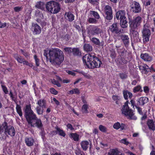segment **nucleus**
Listing matches in <instances>:
<instances>
[{
    "instance_id": "obj_33",
    "label": "nucleus",
    "mask_w": 155,
    "mask_h": 155,
    "mask_svg": "<svg viewBox=\"0 0 155 155\" xmlns=\"http://www.w3.org/2000/svg\"><path fill=\"white\" fill-rule=\"evenodd\" d=\"M15 58L17 60V61L20 63H23L25 60L22 58L21 56H19L17 54H15L14 55Z\"/></svg>"
},
{
    "instance_id": "obj_1",
    "label": "nucleus",
    "mask_w": 155,
    "mask_h": 155,
    "mask_svg": "<svg viewBox=\"0 0 155 155\" xmlns=\"http://www.w3.org/2000/svg\"><path fill=\"white\" fill-rule=\"evenodd\" d=\"M82 59L84 64L89 68H99L102 64L100 59L93 53L85 54L83 56Z\"/></svg>"
},
{
    "instance_id": "obj_42",
    "label": "nucleus",
    "mask_w": 155,
    "mask_h": 155,
    "mask_svg": "<svg viewBox=\"0 0 155 155\" xmlns=\"http://www.w3.org/2000/svg\"><path fill=\"white\" fill-rule=\"evenodd\" d=\"M88 21L90 23H97V20L95 18H90L88 19Z\"/></svg>"
},
{
    "instance_id": "obj_7",
    "label": "nucleus",
    "mask_w": 155,
    "mask_h": 155,
    "mask_svg": "<svg viewBox=\"0 0 155 155\" xmlns=\"http://www.w3.org/2000/svg\"><path fill=\"white\" fill-rule=\"evenodd\" d=\"M149 25L148 24L146 23L145 24L142 31V37L144 43L147 42L149 41L150 36L151 32L150 29H149Z\"/></svg>"
},
{
    "instance_id": "obj_29",
    "label": "nucleus",
    "mask_w": 155,
    "mask_h": 155,
    "mask_svg": "<svg viewBox=\"0 0 155 155\" xmlns=\"http://www.w3.org/2000/svg\"><path fill=\"white\" fill-rule=\"evenodd\" d=\"M37 104L40 107H42V109L45 108L46 106V101L44 99L39 100L37 102Z\"/></svg>"
},
{
    "instance_id": "obj_56",
    "label": "nucleus",
    "mask_w": 155,
    "mask_h": 155,
    "mask_svg": "<svg viewBox=\"0 0 155 155\" xmlns=\"http://www.w3.org/2000/svg\"><path fill=\"white\" fill-rule=\"evenodd\" d=\"M7 24L6 23H2L0 22V28H4L6 26Z\"/></svg>"
},
{
    "instance_id": "obj_52",
    "label": "nucleus",
    "mask_w": 155,
    "mask_h": 155,
    "mask_svg": "<svg viewBox=\"0 0 155 155\" xmlns=\"http://www.w3.org/2000/svg\"><path fill=\"white\" fill-rule=\"evenodd\" d=\"M120 142L126 145H127L129 143V142L127 141L126 139H124L121 140L120 141Z\"/></svg>"
},
{
    "instance_id": "obj_49",
    "label": "nucleus",
    "mask_w": 155,
    "mask_h": 155,
    "mask_svg": "<svg viewBox=\"0 0 155 155\" xmlns=\"http://www.w3.org/2000/svg\"><path fill=\"white\" fill-rule=\"evenodd\" d=\"M50 92L54 95H56L58 93V92L56 91L54 88H51L50 89Z\"/></svg>"
},
{
    "instance_id": "obj_53",
    "label": "nucleus",
    "mask_w": 155,
    "mask_h": 155,
    "mask_svg": "<svg viewBox=\"0 0 155 155\" xmlns=\"http://www.w3.org/2000/svg\"><path fill=\"white\" fill-rule=\"evenodd\" d=\"M135 106L136 107L139 113L140 114L143 115V113L142 111L141 108L140 107L137 106V105H135Z\"/></svg>"
},
{
    "instance_id": "obj_30",
    "label": "nucleus",
    "mask_w": 155,
    "mask_h": 155,
    "mask_svg": "<svg viewBox=\"0 0 155 155\" xmlns=\"http://www.w3.org/2000/svg\"><path fill=\"white\" fill-rule=\"evenodd\" d=\"M70 137L72 138L75 141H78L79 140V135L77 133H71Z\"/></svg>"
},
{
    "instance_id": "obj_60",
    "label": "nucleus",
    "mask_w": 155,
    "mask_h": 155,
    "mask_svg": "<svg viewBox=\"0 0 155 155\" xmlns=\"http://www.w3.org/2000/svg\"><path fill=\"white\" fill-rule=\"evenodd\" d=\"M44 55L45 56L46 58L47 59L48 58V51L47 50H44Z\"/></svg>"
},
{
    "instance_id": "obj_58",
    "label": "nucleus",
    "mask_w": 155,
    "mask_h": 155,
    "mask_svg": "<svg viewBox=\"0 0 155 155\" xmlns=\"http://www.w3.org/2000/svg\"><path fill=\"white\" fill-rule=\"evenodd\" d=\"M67 127L68 128L70 129L71 130L74 129V128L72 127V126L70 124H67Z\"/></svg>"
},
{
    "instance_id": "obj_48",
    "label": "nucleus",
    "mask_w": 155,
    "mask_h": 155,
    "mask_svg": "<svg viewBox=\"0 0 155 155\" xmlns=\"http://www.w3.org/2000/svg\"><path fill=\"white\" fill-rule=\"evenodd\" d=\"M113 127L114 128L116 129H118L120 127V123L117 122L115 124L113 125Z\"/></svg>"
},
{
    "instance_id": "obj_31",
    "label": "nucleus",
    "mask_w": 155,
    "mask_h": 155,
    "mask_svg": "<svg viewBox=\"0 0 155 155\" xmlns=\"http://www.w3.org/2000/svg\"><path fill=\"white\" fill-rule=\"evenodd\" d=\"M108 155H124L123 153L118 151V150H113L111 152L108 153Z\"/></svg>"
},
{
    "instance_id": "obj_57",
    "label": "nucleus",
    "mask_w": 155,
    "mask_h": 155,
    "mask_svg": "<svg viewBox=\"0 0 155 155\" xmlns=\"http://www.w3.org/2000/svg\"><path fill=\"white\" fill-rule=\"evenodd\" d=\"M143 91L146 93H147L149 92V88L147 86H145L143 87Z\"/></svg>"
},
{
    "instance_id": "obj_25",
    "label": "nucleus",
    "mask_w": 155,
    "mask_h": 155,
    "mask_svg": "<svg viewBox=\"0 0 155 155\" xmlns=\"http://www.w3.org/2000/svg\"><path fill=\"white\" fill-rule=\"evenodd\" d=\"M65 16H66L67 19L70 21H72L74 19V16L71 12H66Z\"/></svg>"
},
{
    "instance_id": "obj_18",
    "label": "nucleus",
    "mask_w": 155,
    "mask_h": 155,
    "mask_svg": "<svg viewBox=\"0 0 155 155\" xmlns=\"http://www.w3.org/2000/svg\"><path fill=\"white\" fill-rule=\"evenodd\" d=\"M126 13L124 11L120 10L116 13V17L117 19H121L125 17Z\"/></svg>"
},
{
    "instance_id": "obj_15",
    "label": "nucleus",
    "mask_w": 155,
    "mask_h": 155,
    "mask_svg": "<svg viewBox=\"0 0 155 155\" xmlns=\"http://www.w3.org/2000/svg\"><path fill=\"white\" fill-rule=\"evenodd\" d=\"M141 58L145 61L151 62L152 60V58L147 53L141 54Z\"/></svg>"
},
{
    "instance_id": "obj_46",
    "label": "nucleus",
    "mask_w": 155,
    "mask_h": 155,
    "mask_svg": "<svg viewBox=\"0 0 155 155\" xmlns=\"http://www.w3.org/2000/svg\"><path fill=\"white\" fill-rule=\"evenodd\" d=\"M127 52V50L125 49H124L123 51H121L120 54L121 57L125 58L126 56Z\"/></svg>"
},
{
    "instance_id": "obj_38",
    "label": "nucleus",
    "mask_w": 155,
    "mask_h": 155,
    "mask_svg": "<svg viewBox=\"0 0 155 155\" xmlns=\"http://www.w3.org/2000/svg\"><path fill=\"white\" fill-rule=\"evenodd\" d=\"M91 14H92L95 18L99 19L100 18V16L97 12L94 11H91Z\"/></svg>"
},
{
    "instance_id": "obj_14",
    "label": "nucleus",
    "mask_w": 155,
    "mask_h": 155,
    "mask_svg": "<svg viewBox=\"0 0 155 155\" xmlns=\"http://www.w3.org/2000/svg\"><path fill=\"white\" fill-rule=\"evenodd\" d=\"M118 36L120 37L125 46L128 47L129 43V38L128 36L126 35H122L121 34H120Z\"/></svg>"
},
{
    "instance_id": "obj_62",
    "label": "nucleus",
    "mask_w": 155,
    "mask_h": 155,
    "mask_svg": "<svg viewBox=\"0 0 155 155\" xmlns=\"http://www.w3.org/2000/svg\"><path fill=\"white\" fill-rule=\"evenodd\" d=\"M125 125L123 124L122 123L121 124H120V128L121 130H123L125 129Z\"/></svg>"
},
{
    "instance_id": "obj_41",
    "label": "nucleus",
    "mask_w": 155,
    "mask_h": 155,
    "mask_svg": "<svg viewBox=\"0 0 155 155\" xmlns=\"http://www.w3.org/2000/svg\"><path fill=\"white\" fill-rule=\"evenodd\" d=\"M44 109H42V110H41V108L40 107H37L36 108V110L37 111V113L38 114H42L43 113V110Z\"/></svg>"
},
{
    "instance_id": "obj_10",
    "label": "nucleus",
    "mask_w": 155,
    "mask_h": 155,
    "mask_svg": "<svg viewBox=\"0 0 155 155\" xmlns=\"http://www.w3.org/2000/svg\"><path fill=\"white\" fill-rule=\"evenodd\" d=\"M119 23L117 22L114 23L110 27V31L112 33H114L118 35L123 33V30L119 29L118 26Z\"/></svg>"
},
{
    "instance_id": "obj_55",
    "label": "nucleus",
    "mask_w": 155,
    "mask_h": 155,
    "mask_svg": "<svg viewBox=\"0 0 155 155\" xmlns=\"http://www.w3.org/2000/svg\"><path fill=\"white\" fill-rule=\"evenodd\" d=\"M14 9L15 12H18L21 10V8L19 7H15L14 8Z\"/></svg>"
},
{
    "instance_id": "obj_11",
    "label": "nucleus",
    "mask_w": 155,
    "mask_h": 155,
    "mask_svg": "<svg viewBox=\"0 0 155 155\" xmlns=\"http://www.w3.org/2000/svg\"><path fill=\"white\" fill-rule=\"evenodd\" d=\"M104 11L106 15L105 18L107 20L112 19L113 17V15L111 7L109 5H106L104 8Z\"/></svg>"
},
{
    "instance_id": "obj_63",
    "label": "nucleus",
    "mask_w": 155,
    "mask_h": 155,
    "mask_svg": "<svg viewBox=\"0 0 155 155\" xmlns=\"http://www.w3.org/2000/svg\"><path fill=\"white\" fill-rule=\"evenodd\" d=\"M99 0H88V1L91 4H94V2H98Z\"/></svg>"
},
{
    "instance_id": "obj_40",
    "label": "nucleus",
    "mask_w": 155,
    "mask_h": 155,
    "mask_svg": "<svg viewBox=\"0 0 155 155\" xmlns=\"http://www.w3.org/2000/svg\"><path fill=\"white\" fill-rule=\"evenodd\" d=\"M99 129L100 131L103 132H106L107 131V128L105 126L102 125H99Z\"/></svg>"
},
{
    "instance_id": "obj_50",
    "label": "nucleus",
    "mask_w": 155,
    "mask_h": 155,
    "mask_svg": "<svg viewBox=\"0 0 155 155\" xmlns=\"http://www.w3.org/2000/svg\"><path fill=\"white\" fill-rule=\"evenodd\" d=\"M128 91L127 90H124L123 91V95L124 97L125 98V99L127 100L128 99Z\"/></svg>"
},
{
    "instance_id": "obj_64",
    "label": "nucleus",
    "mask_w": 155,
    "mask_h": 155,
    "mask_svg": "<svg viewBox=\"0 0 155 155\" xmlns=\"http://www.w3.org/2000/svg\"><path fill=\"white\" fill-rule=\"evenodd\" d=\"M67 73L68 74H71L73 76H74L75 75V74L74 72L71 71H68Z\"/></svg>"
},
{
    "instance_id": "obj_17",
    "label": "nucleus",
    "mask_w": 155,
    "mask_h": 155,
    "mask_svg": "<svg viewBox=\"0 0 155 155\" xmlns=\"http://www.w3.org/2000/svg\"><path fill=\"white\" fill-rule=\"evenodd\" d=\"M32 26L34 27V30L33 31V33H35V34L37 35L41 33V28L37 24L32 23Z\"/></svg>"
},
{
    "instance_id": "obj_4",
    "label": "nucleus",
    "mask_w": 155,
    "mask_h": 155,
    "mask_svg": "<svg viewBox=\"0 0 155 155\" xmlns=\"http://www.w3.org/2000/svg\"><path fill=\"white\" fill-rule=\"evenodd\" d=\"M45 7L47 11L54 14L58 13L61 9L59 3L53 1L47 2Z\"/></svg>"
},
{
    "instance_id": "obj_27",
    "label": "nucleus",
    "mask_w": 155,
    "mask_h": 155,
    "mask_svg": "<svg viewBox=\"0 0 155 155\" xmlns=\"http://www.w3.org/2000/svg\"><path fill=\"white\" fill-rule=\"evenodd\" d=\"M45 5H46L44 4V2L40 1L37 2L35 5V7L39 9H41L43 10H45Z\"/></svg>"
},
{
    "instance_id": "obj_61",
    "label": "nucleus",
    "mask_w": 155,
    "mask_h": 155,
    "mask_svg": "<svg viewBox=\"0 0 155 155\" xmlns=\"http://www.w3.org/2000/svg\"><path fill=\"white\" fill-rule=\"evenodd\" d=\"M76 72H79V73L82 74L83 75L84 77H87L88 75H87V74L84 72L83 71H81L80 72H78L77 71H76Z\"/></svg>"
},
{
    "instance_id": "obj_13",
    "label": "nucleus",
    "mask_w": 155,
    "mask_h": 155,
    "mask_svg": "<svg viewBox=\"0 0 155 155\" xmlns=\"http://www.w3.org/2000/svg\"><path fill=\"white\" fill-rule=\"evenodd\" d=\"M32 123H29L32 127H36L38 128H41L43 127V124L40 119H38L36 117L35 120H34L31 121Z\"/></svg>"
},
{
    "instance_id": "obj_6",
    "label": "nucleus",
    "mask_w": 155,
    "mask_h": 155,
    "mask_svg": "<svg viewBox=\"0 0 155 155\" xmlns=\"http://www.w3.org/2000/svg\"><path fill=\"white\" fill-rule=\"evenodd\" d=\"M128 101H127L123 105L121 109L122 113L125 116L128 117V119L136 120L137 117L134 116L133 110L130 109L128 106Z\"/></svg>"
},
{
    "instance_id": "obj_43",
    "label": "nucleus",
    "mask_w": 155,
    "mask_h": 155,
    "mask_svg": "<svg viewBox=\"0 0 155 155\" xmlns=\"http://www.w3.org/2000/svg\"><path fill=\"white\" fill-rule=\"evenodd\" d=\"M40 129L41 130L40 134L42 138L43 139V140H44L45 138V132L44 131V128H43L42 127Z\"/></svg>"
},
{
    "instance_id": "obj_21",
    "label": "nucleus",
    "mask_w": 155,
    "mask_h": 155,
    "mask_svg": "<svg viewBox=\"0 0 155 155\" xmlns=\"http://www.w3.org/2000/svg\"><path fill=\"white\" fill-rule=\"evenodd\" d=\"M146 65H140L139 66V69L141 71V72L143 74H147L149 72V71L150 70L149 68H147Z\"/></svg>"
},
{
    "instance_id": "obj_23",
    "label": "nucleus",
    "mask_w": 155,
    "mask_h": 155,
    "mask_svg": "<svg viewBox=\"0 0 155 155\" xmlns=\"http://www.w3.org/2000/svg\"><path fill=\"white\" fill-rule=\"evenodd\" d=\"M147 124L150 130L153 131L155 130V125L152 120H148L147 121Z\"/></svg>"
},
{
    "instance_id": "obj_20",
    "label": "nucleus",
    "mask_w": 155,
    "mask_h": 155,
    "mask_svg": "<svg viewBox=\"0 0 155 155\" xmlns=\"http://www.w3.org/2000/svg\"><path fill=\"white\" fill-rule=\"evenodd\" d=\"M127 19L126 17L120 19V25L123 28H126L127 27Z\"/></svg>"
},
{
    "instance_id": "obj_12",
    "label": "nucleus",
    "mask_w": 155,
    "mask_h": 155,
    "mask_svg": "<svg viewBox=\"0 0 155 155\" xmlns=\"http://www.w3.org/2000/svg\"><path fill=\"white\" fill-rule=\"evenodd\" d=\"M88 32L93 35H98L102 32V30L97 26H93L88 30Z\"/></svg>"
},
{
    "instance_id": "obj_35",
    "label": "nucleus",
    "mask_w": 155,
    "mask_h": 155,
    "mask_svg": "<svg viewBox=\"0 0 155 155\" xmlns=\"http://www.w3.org/2000/svg\"><path fill=\"white\" fill-rule=\"evenodd\" d=\"M117 54L115 51L114 49L110 51V56L112 59H114L116 57Z\"/></svg>"
},
{
    "instance_id": "obj_2",
    "label": "nucleus",
    "mask_w": 155,
    "mask_h": 155,
    "mask_svg": "<svg viewBox=\"0 0 155 155\" xmlns=\"http://www.w3.org/2000/svg\"><path fill=\"white\" fill-rule=\"evenodd\" d=\"M48 53L50 61L53 65H60L64 60V53L59 49L56 48L50 49Z\"/></svg>"
},
{
    "instance_id": "obj_39",
    "label": "nucleus",
    "mask_w": 155,
    "mask_h": 155,
    "mask_svg": "<svg viewBox=\"0 0 155 155\" xmlns=\"http://www.w3.org/2000/svg\"><path fill=\"white\" fill-rule=\"evenodd\" d=\"M64 51L68 54H71L72 52V48H71L66 47L64 48Z\"/></svg>"
},
{
    "instance_id": "obj_54",
    "label": "nucleus",
    "mask_w": 155,
    "mask_h": 155,
    "mask_svg": "<svg viewBox=\"0 0 155 155\" xmlns=\"http://www.w3.org/2000/svg\"><path fill=\"white\" fill-rule=\"evenodd\" d=\"M23 64H24L28 65L30 67H32L33 66L32 64L31 63H29L28 61H24Z\"/></svg>"
},
{
    "instance_id": "obj_47",
    "label": "nucleus",
    "mask_w": 155,
    "mask_h": 155,
    "mask_svg": "<svg viewBox=\"0 0 155 155\" xmlns=\"http://www.w3.org/2000/svg\"><path fill=\"white\" fill-rule=\"evenodd\" d=\"M34 58L35 60L36 65L37 66H39V59L38 58L37 56L36 55H34Z\"/></svg>"
},
{
    "instance_id": "obj_59",
    "label": "nucleus",
    "mask_w": 155,
    "mask_h": 155,
    "mask_svg": "<svg viewBox=\"0 0 155 155\" xmlns=\"http://www.w3.org/2000/svg\"><path fill=\"white\" fill-rule=\"evenodd\" d=\"M112 98L114 100L117 101V100H118L120 97L117 96L113 95Z\"/></svg>"
},
{
    "instance_id": "obj_51",
    "label": "nucleus",
    "mask_w": 155,
    "mask_h": 155,
    "mask_svg": "<svg viewBox=\"0 0 155 155\" xmlns=\"http://www.w3.org/2000/svg\"><path fill=\"white\" fill-rule=\"evenodd\" d=\"M2 87L4 92L5 94H8V91L6 87L4 86L3 85H2Z\"/></svg>"
},
{
    "instance_id": "obj_9",
    "label": "nucleus",
    "mask_w": 155,
    "mask_h": 155,
    "mask_svg": "<svg viewBox=\"0 0 155 155\" xmlns=\"http://www.w3.org/2000/svg\"><path fill=\"white\" fill-rule=\"evenodd\" d=\"M130 11L134 14L140 13L142 11V8L140 4L135 1L132 2V4L130 6Z\"/></svg>"
},
{
    "instance_id": "obj_44",
    "label": "nucleus",
    "mask_w": 155,
    "mask_h": 155,
    "mask_svg": "<svg viewBox=\"0 0 155 155\" xmlns=\"http://www.w3.org/2000/svg\"><path fill=\"white\" fill-rule=\"evenodd\" d=\"M119 76L120 78L122 79H125L127 78V75L125 73H121L119 74Z\"/></svg>"
},
{
    "instance_id": "obj_19",
    "label": "nucleus",
    "mask_w": 155,
    "mask_h": 155,
    "mask_svg": "<svg viewBox=\"0 0 155 155\" xmlns=\"http://www.w3.org/2000/svg\"><path fill=\"white\" fill-rule=\"evenodd\" d=\"M72 53L74 56H81V52L78 48H72Z\"/></svg>"
},
{
    "instance_id": "obj_16",
    "label": "nucleus",
    "mask_w": 155,
    "mask_h": 155,
    "mask_svg": "<svg viewBox=\"0 0 155 155\" xmlns=\"http://www.w3.org/2000/svg\"><path fill=\"white\" fill-rule=\"evenodd\" d=\"M148 102V98L146 97H142L138 99V103L137 104V105H143L144 104Z\"/></svg>"
},
{
    "instance_id": "obj_45",
    "label": "nucleus",
    "mask_w": 155,
    "mask_h": 155,
    "mask_svg": "<svg viewBox=\"0 0 155 155\" xmlns=\"http://www.w3.org/2000/svg\"><path fill=\"white\" fill-rule=\"evenodd\" d=\"M61 38L63 39L66 40V41H68L70 38V37L68 34H66L65 35H63L61 37Z\"/></svg>"
},
{
    "instance_id": "obj_8",
    "label": "nucleus",
    "mask_w": 155,
    "mask_h": 155,
    "mask_svg": "<svg viewBox=\"0 0 155 155\" xmlns=\"http://www.w3.org/2000/svg\"><path fill=\"white\" fill-rule=\"evenodd\" d=\"M2 126L5 129V133H7L12 137L14 136L15 134V130L14 127L12 126H8L6 122H4L2 124Z\"/></svg>"
},
{
    "instance_id": "obj_36",
    "label": "nucleus",
    "mask_w": 155,
    "mask_h": 155,
    "mask_svg": "<svg viewBox=\"0 0 155 155\" xmlns=\"http://www.w3.org/2000/svg\"><path fill=\"white\" fill-rule=\"evenodd\" d=\"M88 106L87 104H84L82 107L81 109L83 113H87L88 112L87 110Z\"/></svg>"
},
{
    "instance_id": "obj_28",
    "label": "nucleus",
    "mask_w": 155,
    "mask_h": 155,
    "mask_svg": "<svg viewBox=\"0 0 155 155\" xmlns=\"http://www.w3.org/2000/svg\"><path fill=\"white\" fill-rule=\"evenodd\" d=\"M25 143L26 145L28 146H31L33 145L34 140L31 138H26L25 140Z\"/></svg>"
},
{
    "instance_id": "obj_26",
    "label": "nucleus",
    "mask_w": 155,
    "mask_h": 155,
    "mask_svg": "<svg viewBox=\"0 0 155 155\" xmlns=\"http://www.w3.org/2000/svg\"><path fill=\"white\" fill-rule=\"evenodd\" d=\"M89 143L87 141H83L81 143V148L84 150H86L88 148Z\"/></svg>"
},
{
    "instance_id": "obj_3",
    "label": "nucleus",
    "mask_w": 155,
    "mask_h": 155,
    "mask_svg": "<svg viewBox=\"0 0 155 155\" xmlns=\"http://www.w3.org/2000/svg\"><path fill=\"white\" fill-rule=\"evenodd\" d=\"M142 18L139 16L133 19H130L129 21L130 33L134 37L137 38L138 37L139 33L136 30L138 29V27L140 26Z\"/></svg>"
},
{
    "instance_id": "obj_22",
    "label": "nucleus",
    "mask_w": 155,
    "mask_h": 155,
    "mask_svg": "<svg viewBox=\"0 0 155 155\" xmlns=\"http://www.w3.org/2000/svg\"><path fill=\"white\" fill-rule=\"evenodd\" d=\"M91 40L93 43L96 45L101 46L104 45V44L103 43L104 41H102L101 42L99 39L96 38H93L91 39Z\"/></svg>"
},
{
    "instance_id": "obj_5",
    "label": "nucleus",
    "mask_w": 155,
    "mask_h": 155,
    "mask_svg": "<svg viewBox=\"0 0 155 155\" xmlns=\"http://www.w3.org/2000/svg\"><path fill=\"white\" fill-rule=\"evenodd\" d=\"M24 110L25 117L28 124L32 123L31 121L36 118V115L32 110L30 105H26Z\"/></svg>"
},
{
    "instance_id": "obj_24",
    "label": "nucleus",
    "mask_w": 155,
    "mask_h": 155,
    "mask_svg": "<svg viewBox=\"0 0 155 155\" xmlns=\"http://www.w3.org/2000/svg\"><path fill=\"white\" fill-rule=\"evenodd\" d=\"M84 50L87 52H91L92 51L93 47L90 44L84 43L83 45Z\"/></svg>"
},
{
    "instance_id": "obj_32",
    "label": "nucleus",
    "mask_w": 155,
    "mask_h": 155,
    "mask_svg": "<svg viewBox=\"0 0 155 155\" xmlns=\"http://www.w3.org/2000/svg\"><path fill=\"white\" fill-rule=\"evenodd\" d=\"M56 130H57L56 134H58L60 135L63 137H64L65 136L66 134L63 130L61 129L58 127L56 128Z\"/></svg>"
},
{
    "instance_id": "obj_34",
    "label": "nucleus",
    "mask_w": 155,
    "mask_h": 155,
    "mask_svg": "<svg viewBox=\"0 0 155 155\" xmlns=\"http://www.w3.org/2000/svg\"><path fill=\"white\" fill-rule=\"evenodd\" d=\"M16 108L17 113L21 117H22V113L20 106L18 104H17Z\"/></svg>"
},
{
    "instance_id": "obj_37",
    "label": "nucleus",
    "mask_w": 155,
    "mask_h": 155,
    "mask_svg": "<svg viewBox=\"0 0 155 155\" xmlns=\"http://www.w3.org/2000/svg\"><path fill=\"white\" fill-rule=\"evenodd\" d=\"M133 90V92L134 93H136L139 91L141 92L143 91V90L141 89V87L140 85H138L134 87Z\"/></svg>"
}]
</instances>
